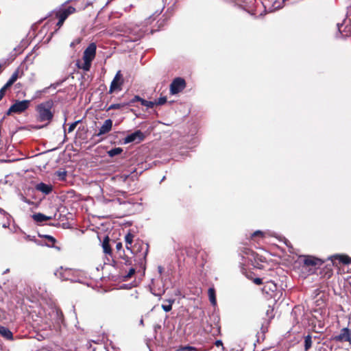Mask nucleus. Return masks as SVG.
I'll use <instances>...</instances> for the list:
<instances>
[{"label":"nucleus","instance_id":"nucleus-42","mask_svg":"<svg viewBox=\"0 0 351 351\" xmlns=\"http://www.w3.org/2000/svg\"><path fill=\"white\" fill-rule=\"evenodd\" d=\"M304 350L307 351V336L304 337Z\"/></svg>","mask_w":351,"mask_h":351},{"label":"nucleus","instance_id":"nucleus-3","mask_svg":"<svg viewBox=\"0 0 351 351\" xmlns=\"http://www.w3.org/2000/svg\"><path fill=\"white\" fill-rule=\"evenodd\" d=\"M53 107V101L51 100L43 102L37 106L36 110L38 113L40 121H51L53 118V114L51 111Z\"/></svg>","mask_w":351,"mask_h":351},{"label":"nucleus","instance_id":"nucleus-30","mask_svg":"<svg viewBox=\"0 0 351 351\" xmlns=\"http://www.w3.org/2000/svg\"><path fill=\"white\" fill-rule=\"evenodd\" d=\"M80 122V120L77 121H75L73 123H72L71 124H70L69 128H68V132L69 133H71L72 132L75 128H76L77 125Z\"/></svg>","mask_w":351,"mask_h":351},{"label":"nucleus","instance_id":"nucleus-61","mask_svg":"<svg viewBox=\"0 0 351 351\" xmlns=\"http://www.w3.org/2000/svg\"><path fill=\"white\" fill-rule=\"evenodd\" d=\"M159 271L161 272V267H159Z\"/></svg>","mask_w":351,"mask_h":351},{"label":"nucleus","instance_id":"nucleus-47","mask_svg":"<svg viewBox=\"0 0 351 351\" xmlns=\"http://www.w3.org/2000/svg\"><path fill=\"white\" fill-rule=\"evenodd\" d=\"M254 282L256 284V285H261L262 284V279L261 278H255Z\"/></svg>","mask_w":351,"mask_h":351},{"label":"nucleus","instance_id":"nucleus-18","mask_svg":"<svg viewBox=\"0 0 351 351\" xmlns=\"http://www.w3.org/2000/svg\"><path fill=\"white\" fill-rule=\"evenodd\" d=\"M102 247H103L104 252L105 254H110L111 253V249H110V247L109 245V238L108 237L104 239L103 243H102Z\"/></svg>","mask_w":351,"mask_h":351},{"label":"nucleus","instance_id":"nucleus-50","mask_svg":"<svg viewBox=\"0 0 351 351\" xmlns=\"http://www.w3.org/2000/svg\"><path fill=\"white\" fill-rule=\"evenodd\" d=\"M242 1H243L244 3H245V5L250 4L254 1V0H242Z\"/></svg>","mask_w":351,"mask_h":351},{"label":"nucleus","instance_id":"nucleus-11","mask_svg":"<svg viewBox=\"0 0 351 351\" xmlns=\"http://www.w3.org/2000/svg\"><path fill=\"white\" fill-rule=\"evenodd\" d=\"M36 189L38 191L43 193L45 195L49 194L52 191V186L50 184H47L43 182H40L36 184Z\"/></svg>","mask_w":351,"mask_h":351},{"label":"nucleus","instance_id":"nucleus-19","mask_svg":"<svg viewBox=\"0 0 351 351\" xmlns=\"http://www.w3.org/2000/svg\"><path fill=\"white\" fill-rule=\"evenodd\" d=\"M123 152V149L121 147H115L113 149H111L110 150L108 151V154L110 157H114L115 156H117L120 154H121Z\"/></svg>","mask_w":351,"mask_h":351},{"label":"nucleus","instance_id":"nucleus-44","mask_svg":"<svg viewBox=\"0 0 351 351\" xmlns=\"http://www.w3.org/2000/svg\"><path fill=\"white\" fill-rule=\"evenodd\" d=\"M141 99H143L142 98H141L139 96H135L131 101L132 103H134L135 101H141Z\"/></svg>","mask_w":351,"mask_h":351},{"label":"nucleus","instance_id":"nucleus-51","mask_svg":"<svg viewBox=\"0 0 351 351\" xmlns=\"http://www.w3.org/2000/svg\"><path fill=\"white\" fill-rule=\"evenodd\" d=\"M116 248L117 250H120L122 248V243H117L116 245Z\"/></svg>","mask_w":351,"mask_h":351},{"label":"nucleus","instance_id":"nucleus-26","mask_svg":"<svg viewBox=\"0 0 351 351\" xmlns=\"http://www.w3.org/2000/svg\"><path fill=\"white\" fill-rule=\"evenodd\" d=\"M273 313H274V308L271 306H268L265 313L269 319L274 317V315Z\"/></svg>","mask_w":351,"mask_h":351},{"label":"nucleus","instance_id":"nucleus-34","mask_svg":"<svg viewBox=\"0 0 351 351\" xmlns=\"http://www.w3.org/2000/svg\"><path fill=\"white\" fill-rule=\"evenodd\" d=\"M195 350V348L192 346H182L179 349V351H193Z\"/></svg>","mask_w":351,"mask_h":351},{"label":"nucleus","instance_id":"nucleus-36","mask_svg":"<svg viewBox=\"0 0 351 351\" xmlns=\"http://www.w3.org/2000/svg\"><path fill=\"white\" fill-rule=\"evenodd\" d=\"M35 237H36L35 236H32V235L27 234L24 233V239L26 241H32L33 242L34 241V238Z\"/></svg>","mask_w":351,"mask_h":351},{"label":"nucleus","instance_id":"nucleus-40","mask_svg":"<svg viewBox=\"0 0 351 351\" xmlns=\"http://www.w3.org/2000/svg\"><path fill=\"white\" fill-rule=\"evenodd\" d=\"M6 90L7 89L5 88H4L3 86L0 89V101L1 100L3 97L4 96Z\"/></svg>","mask_w":351,"mask_h":351},{"label":"nucleus","instance_id":"nucleus-27","mask_svg":"<svg viewBox=\"0 0 351 351\" xmlns=\"http://www.w3.org/2000/svg\"><path fill=\"white\" fill-rule=\"evenodd\" d=\"M125 105L124 104H111L107 110H114V109H120L122 107H123Z\"/></svg>","mask_w":351,"mask_h":351},{"label":"nucleus","instance_id":"nucleus-43","mask_svg":"<svg viewBox=\"0 0 351 351\" xmlns=\"http://www.w3.org/2000/svg\"><path fill=\"white\" fill-rule=\"evenodd\" d=\"M64 22V20L62 19H58V21L57 23V26H58V27H60L63 23Z\"/></svg>","mask_w":351,"mask_h":351},{"label":"nucleus","instance_id":"nucleus-2","mask_svg":"<svg viewBox=\"0 0 351 351\" xmlns=\"http://www.w3.org/2000/svg\"><path fill=\"white\" fill-rule=\"evenodd\" d=\"M120 32L122 35L127 37L126 41L135 42L140 39L143 36L141 29L136 25L130 23L124 25L120 27Z\"/></svg>","mask_w":351,"mask_h":351},{"label":"nucleus","instance_id":"nucleus-41","mask_svg":"<svg viewBox=\"0 0 351 351\" xmlns=\"http://www.w3.org/2000/svg\"><path fill=\"white\" fill-rule=\"evenodd\" d=\"M0 213L6 216L7 218L10 217V215L6 211H5L3 209H2L1 208H0Z\"/></svg>","mask_w":351,"mask_h":351},{"label":"nucleus","instance_id":"nucleus-21","mask_svg":"<svg viewBox=\"0 0 351 351\" xmlns=\"http://www.w3.org/2000/svg\"><path fill=\"white\" fill-rule=\"evenodd\" d=\"M65 274V269L62 268V267H60V269H57L54 274L55 276L61 279L62 280H63V276H64V274Z\"/></svg>","mask_w":351,"mask_h":351},{"label":"nucleus","instance_id":"nucleus-29","mask_svg":"<svg viewBox=\"0 0 351 351\" xmlns=\"http://www.w3.org/2000/svg\"><path fill=\"white\" fill-rule=\"evenodd\" d=\"M256 237H261V238L263 237L264 232L261 230H256L251 236L252 239H255Z\"/></svg>","mask_w":351,"mask_h":351},{"label":"nucleus","instance_id":"nucleus-35","mask_svg":"<svg viewBox=\"0 0 351 351\" xmlns=\"http://www.w3.org/2000/svg\"><path fill=\"white\" fill-rule=\"evenodd\" d=\"M64 10L69 15H70L75 12V8L72 6H69L68 8H64Z\"/></svg>","mask_w":351,"mask_h":351},{"label":"nucleus","instance_id":"nucleus-58","mask_svg":"<svg viewBox=\"0 0 351 351\" xmlns=\"http://www.w3.org/2000/svg\"><path fill=\"white\" fill-rule=\"evenodd\" d=\"M140 324H141V325H143V319H141L140 320Z\"/></svg>","mask_w":351,"mask_h":351},{"label":"nucleus","instance_id":"nucleus-48","mask_svg":"<svg viewBox=\"0 0 351 351\" xmlns=\"http://www.w3.org/2000/svg\"><path fill=\"white\" fill-rule=\"evenodd\" d=\"M45 237H46L48 240L51 241V242H53V243H54V242H55V241H56V240H55V239H54L53 237H51V236L46 235V236H45Z\"/></svg>","mask_w":351,"mask_h":351},{"label":"nucleus","instance_id":"nucleus-24","mask_svg":"<svg viewBox=\"0 0 351 351\" xmlns=\"http://www.w3.org/2000/svg\"><path fill=\"white\" fill-rule=\"evenodd\" d=\"M339 261L344 264H351V258L347 255L339 256Z\"/></svg>","mask_w":351,"mask_h":351},{"label":"nucleus","instance_id":"nucleus-6","mask_svg":"<svg viewBox=\"0 0 351 351\" xmlns=\"http://www.w3.org/2000/svg\"><path fill=\"white\" fill-rule=\"evenodd\" d=\"M185 87V80L181 77H177L170 85V93L171 95H176L184 90Z\"/></svg>","mask_w":351,"mask_h":351},{"label":"nucleus","instance_id":"nucleus-15","mask_svg":"<svg viewBox=\"0 0 351 351\" xmlns=\"http://www.w3.org/2000/svg\"><path fill=\"white\" fill-rule=\"evenodd\" d=\"M208 294L209 297V300L210 303L215 306L217 304L216 297H215V290L213 287H210L208 289Z\"/></svg>","mask_w":351,"mask_h":351},{"label":"nucleus","instance_id":"nucleus-20","mask_svg":"<svg viewBox=\"0 0 351 351\" xmlns=\"http://www.w3.org/2000/svg\"><path fill=\"white\" fill-rule=\"evenodd\" d=\"M134 236L131 233H128L125 237V241L126 243V248L130 250V245L132 243Z\"/></svg>","mask_w":351,"mask_h":351},{"label":"nucleus","instance_id":"nucleus-49","mask_svg":"<svg viewBox=\"0 0 351 351\" xmlns=\"http://www.w3.org/2000/svg\"><path fill=\"white\" fill-rule=\"evenodd\" d=\"M34 243H35L37 245H42V242L38 239H36V238L35 237L34 238V241H33Z\"/></svg>","mask_w":351,"mask_h":351},{"label":"nucleus","instance_id":"nucleus-28","mask_svg":"<svg viewBox=\"0 0 351 351\" xmlns=\"http://www.w3.org/2000/svg\"><path fill=\"white\" fill-rule=\"evenodd\" d=\"M135 273V269L134 268H130L128 271V272L124 276L125 280H128Z\"/></svg>","mask_w":351,"mask_h":351},{"label":"nucleus","instance_id":"nucleus-46","mask_svg":"<svg viewBox=\"0 0 351 351\" xmlns=\"http://www.w3.org/2000/svg\"><path fill=\"white\" fill-rule=\"evenodd\" d=\"M125 265H132V261L130 258H125Z\"/></svg>","mask_w":351,"mask_h":351},{"label":"nucleus","instance_id":"nucleus-33","mask_svg":"<svg viewBox=\"0 0 351 351\" xmlns=\"http://www.w3.org/2000/svg\"><path fill=\"white\" fill-rule=\"evenodd\" d=\"M57 175L59 177V178L62 180H64L66 179V172L65 171H58Z\"/></svg>","mask_w":351,"mask_h":351},{"label":"nucleus","instance_id":"nucleus-7","mask_svg":"<svg viewBox=\"0 0 351 351\" xmlns=\"http://www.w3.org/2000/svg\"><path fill=\"white\" fill-rule=\"evenodd\" d=\"M333 339L337 342L351 343V330L347 327L343 328L339 333L333 337Z\"/></svg>","mask_w":351,"mask_h":351},{"label":"nucleus","instance_id":"nucleus-45","mask_svg":"<svg viewBox=\"0 0 351 351\" xmlns=\"http://www.w3.org/2000/svg\"><path fill=\"white\" fill-rule=\"evenodd\" d=\"M55 311L56 313L57 317L60 320L62 317V313L58 309H56Z\"/></svg>","mask_w":351,"mask_h":351},{"label":"nucleus","instance_id":"nucleus-54","mask_svg":"<svg viewBox=\"0 0 351 351\" xmlns=\"http://www.w3.org/2000/svg\"><path fill=\"white\" fill-rule=\"evenodd\" d=\"M342 25H343L342 24H339V23L337 24V27H338V29H339V32H341V27Z\"/></svg>","mask_w":351,"mask_h":351},{"label":"nucleus","instance_id":"nucleus-16","mask_svg":"<svg viewBox=\"0 0 351 351\" xmlns=\"http://www.w3.org/2000/svg\"><path fill=\"white\" fill-rule=\"evenodd\" d=\"M324 261L322 259L308 255V267L311 265H321Z\"/></svg>","mask_w":351,"mask_h":351},{"label":"nucleus","instance_id":"nucleus-8","mask_svg":"<svg viewBox=\"0 0 351 351\" xmlns=\"http://www.w3.org/2000/svg\"><path fill=\"white\" fill-rule=\"evenodd\" d=\"M123 84V77L121 71H117L113 80L111 82L109 93H112L115 90H121Z\"/></svg>","mask_w":351,"mask_h":351},{"label":"nucleus","instance_id":"nucleus-9","mask_svg":"<svg viewBox=\"0 0 351 351\" xmlns=\"http://www.w3.org/2000/svg\"><path fill=\"white\" fill-rule=\"evenodd\" d=\"M144 138L143 132L140 130H137L130 134H128L123 140L125 144L130 143H140Z\"/></svg>","mask_w":351,"mask_h":351},{"label":"nucleus","instance_id":"nucleus-60","mask_svg":"<svg viewBox=\"0 0 351 351\" xmlns=\"http://www.w3.org/2000/svg\"><path fill=\"white\" fill-rule=\"evenodd\" d=\"M25 202L28 203V204H30V202L29 201H27V200H25Z\"/></svg>","mask_w":351,"mask_h":351},{"label":"nucleus","instance_id":"nucleus-37","mask_svg":"<svg viewBox=\"0 0 351 351\" xmlns=\"http://www.w3.org/2000/svg\"><path fill=\"white\" fill-rule=\"evenodd\" d=\"M215 345L217 346V347H221V351H224V347L223 346V343H222V341L221 340H217L215 342Z\"/></svg>","mask_w":351,"mask_h":351},{"label":"nucleus","instance_id":"nucleus-59","mask_svg":"<svg viewBox=\"0 0 351 351\" xmlns=\"http://www.w3.org/2000/svg\"><path fill=\"white\" fill-rule=\"evenodd\" d=\"M308 326H310V322L311 321L309 317L308 318Z\"/></svg>","mask_w":351,"mask_h":351},{"label":"nucleus","instance_id":"nucleus-17","mask_svg":"<svg viewBox=\"0 0 351 351\" xmlns=\"http://www.w3.org/2000/svg\"><path fill=\"white\" fill-rule=\"evenodd\" d=\"M263 290L267 293L269 291L274 292L276 290V286L272 281H268L265 283Z\"/></svg>","mask_w":351,"mask_h":351},{"label":"nucleus","instance_id":"nucleus-52","mask_svg":"<svg viewBox=\"0 0 351 351\" xmlns=\"http://www.w3.org/2000/svg\"><path fill=\"white\" fill-rule=\"evenodd\" d=\"M282 241L287 246H289V241L286 238H282Z\"/></svg>","mask_w":351,"mask_h":351},{"label":"nucleus","instance_id":"nucleus-32","mask_svg":"<svg viewBox=\"0 0 351 351\" xmlns=\"http://www.w3.org/2000/svg\"><path fill=\"white\" fill-rule=\"evenodd\" d=\"M167 101V97H160L157 101L155 102V104L156 105H163Z\"/></svg>","mask_w":351,"mask_h":351},{"label":"nucleus","instance_id":"nucleus-31","mask_svg":"<svg viewBox=\"0 0 351 351\" xmlns=\"http://www.w3.org/2000/svg\"><path fill=\"white\" fill-rule=\"evenodd\" d=\"M81 41H82L81 38H77L71 43L70 47L73 48V47H75V45H79L81 43Z\"/></svg>","mask_w":351,"mask_h":351},{"label":"nucleus","instance_id":"nucleus-13","mask_svg":"<svg viewBox=\"0 0 351 351\" xmlns=\"http://www.w3.org/2000/svg\"><path fill=\"white\" fill-rule=\"evenodd\" d=\"M19 69L16 70L10 77V78L8 80V81L6 82V84L3 86L4 88L8 89L9 87H10L19 78Z\"/></svg>","mask_w":351,"mask_h":351},{"label":"nucleus","instance_id":"nucleus-23","mask_svg":"<svg viewBox=\"0 0 351 351\" xmlns=\"http://www.w3.org/2000/svg\"><path fill=\"white\" fill-rule=\"evenodd\" d=\"M141 103L143 106H144L148 108H152L155 105V102L152 101H147L143 99H141Z\"/></svg>","mask_w":351,"mask_h":351},{"label":"nucleus","instance_id":"nucleus-14","mask_svg":"<svg viewBox=\"0 0 351 351\" xmlns=\"http://www.w3.org/2000/svg\"><path fill=\"white\" fill-rule=\"evenodd\" d=\"M0 335L8 340H12L13 339L12 332L4 326H0Z\"/></svg>","mask_w":351,"mask_h":351},{"label":"nucleus","instance_id":"nucleus-12","mask_svg":"<svg viewBox=\"0 0 351 351\" xmlns=\"http://www.w3.org/2000/svg\"><path fill=\"white\" fill-rule=\"evenodd\" d=\"M32 219L38 223H40L43 221L50 220L52 219L51 217L47 216L43 213H36L32 215Z\"/></svg>","mask_w":351,"mask_h":351},{"label":"nucleus","instance_id":"nucleus-39","mask_svg":"<svg viewBox=\"0 0 351 351\" xmlns=\"http://www.w3.org/2000/svg\"><path fill=\"white\" fill-rule=\"evenodd\" d=\"M129 174L123 173L119 176V179L122 180L123 182H125L128 178H129Z\"/></svg>","mask_w":351,"mask_h":351},{"label":"nucleus","instance_id":"nucleus-55","mask_svg":"<svg viewBox=\"0 0 351 351\" xmlns=\"http://www.w3.org/2000/svg\"><path fill=\"white\" fill-rule=\"evenodd\" d=\"M311 337L308 335V348H310V346H311Z\"/></svg>","mask_w":351,"mask_h":351},{"label":"nucleus","instance_id":"nucleus-56","mask_svg":"<svg viewBox=\"0 0 351 351\" xmlns=\"http://www.w3.org/2000/svg\"><path fill=\"white\" fill-rule=\"evenodd\" d=\"M8 226H9V223H7V224H6V223H4V224L3 225V228H8Z\"/></svg>","mask_w":351,"mask_h":351},{"label":"nucleus","instance_id":"nucleus-5","mask_svg":"<svg viewBox=\"0 0 351 351\" xmlns=\"http://www.w3.org/2000/svg\"><path fill=\"white\" fill-rule=\"evenodd\" d=\"M64 274V276H63V280L80 282V278H82L84 274L80 270L65 268Z\"/></svg>","mask_w":351,"mask_h":351},{"label":"nucleus","instance_id":"nucleus-53","mask_svg":"<svg viewBox=\"0 0 351 351\" xmlns=\"http://www.w3.org/2000/svg\"><path fill=\"white\" fill-rule=\"evenodd\" d=\"M131 296H132V297H134V299H137V298H138V293H137V291H135V293H132V294H131Z\"/></svg>","mask_w":351,"mask_h":351},{"label":"nucleus","instance_id":"nucleus-38","mask_svg":"<svg viewBox=\"0 0 351 351\" xmlns=\"http://www.w3.org/2000/svg\"><path fill=\"white\" fill-rule=\"evenodd\" d=\"M45 90H37L36 93H35V95L33 97L32 99H35L36 98H38L40 97L41 94L43 93H44Z\"/></svg>","mask_w":351,"mask_h":351},{"label":"nucleus","instance_id":"nucleus-4","mask_svg":"<svg viewBox=\"0 0 351 351\" xmlns=\"http://www.w3.org/2000/svg\"><path fill=\"white\" fill-rule=\"evenodd\" d=\"M30 100H23V101H16L14 104H12L7 112V114L10 115L12 113H21L25 111L29 106Z\"/></svg>","mask_w":351,"mask_h":351},{"label":"nucleus","instance_id":"nucleus-10","mask_svg":"<svg viewBox=\"0 0 351 351\" xmlns=\"http://www.w3.org/2000/svg\"><path fill=\"white\" fill-rule=\"evenodd\" d=\"M112 128V121L110 119H106L103 125L99 129V132L95 136H99L108 134Z\"/></svg>","mask_w":351,"mask_h":351},{"label":"nucleus","instance_id":"nucleus-57","mask_svg":"<svg viewBox=\"0 0 351 351\" xmlns=\"http://www.w3.org/2000/svg\"><path fill=\"white\" fill-rule=\"evenodd\" d=\"M304 263L305 265H307V258H305L304 259Z\"/></svg>","mask_w":351,"mask_h":351},{"label":"nucleus","instance_id":"nucleus-22","mask_svg":"<svg viewBox=\"0 0 351 351\" xmlns=\"http://www.w3.org/2000/svg\"><path fill=\"white\" fill-rule=\"evenodd\" d=\"M56 16L58 19H62L65 21L69 15L65 12L64 9H62L57 12Z\"/></svg>","mask_w":351,"mask_h":351},{"label":"nucleus","instance_id":"nucleus-25","mask_svg":"<svg viewBox=\"0 0 351 351\" xmlns=\"http://www.w3.org/2000/svg\"><path fill=\"white\" fill-rule=\"evenodd\" d=\"M173 302H174L173 300H169V304L168 305L162 304V308L165 312H169L172 309V304H173Z\"/></svg>","mask_w":351,"mask_h":351},{"label":"nucleus","instance_id":"nucleus-1","mask_svg":"<svg viewBox=\"0 0 351 351\" xmlns=\"http://www.w3.org/2000/svg\"><path fill=\"white\" fill-rule=\"evenodd\" d=\"M97 46L95 43H90L87 48L84 50L83 53V61L82 64L77 62V66L79 69L84 70V71H88L90 70L91 62L95 59L96 56Z\"/></svg>","mask_w":351,"mask_h":351}]
</instances>
